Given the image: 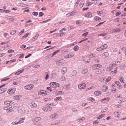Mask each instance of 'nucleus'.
Wrapping results in <instances>:
<instances>
[{"label":"nucleus","instance_id":"f257e3e1","mask_svg":"<svg viewBox=\"0 0 126 126\" xmlns=\"http://www.w3.org/2000/svg\"><path fill=\"white\" fill-rule=\"evenodd\" d=\"M120 62H115V63H111L107 67L106 70L108 71H110L113 69L115 67V70L114 71H112L111 73L112 74H113V73L115 74L117 72V65H120Z\"/></svg>","mask_w":126,"mask_h":126},{"label":"nucleus","instance_id":"f03ea898","mask_svg":"<svg viewBox=\"0 0 126 126\" xmlns=\"http://www.w3.org/2000/svg\"><path fill=\"white\" fill-rule=\"evenodd\" d=\"M52 109V108L48 104L45 105L42 108V110L43 111L47 112L50 111Z\"/></svg>","mask_w":126,"mask_h":126},{"label":"nucleus","instance_id":"7ed1b4c3","mask_svg":"<svg viewBox=\"0 0 126 126\" xmlns=\"http://www.w3.org/2000/svg\"><path fill=\"white\" fill-rule=\"evenodd\" d=\"M26 110V108L24 107H20L18 109V112L21 114L25 113Z\"/></svg>","mask_w":126,"mask_h":126},{"label":"nucleus","instance_id":"20e7f679","mask_svg":"<svg viewBox=\"0 0 126 126\" xmlns=\"http://www.w3.org/2000/svg\"><path fill=\"white\" fill-rule=\"evenodd\" d=\"M59 115L57 113H54L50 116V118L52 119L55 120L58 118Z\"/></svg>","mask_w":126,"mask_h":126},{"label":"nucleus","instance_id":"39448f33","mask_svg":"<svg viewBox=\"0 0 126 126\" xmlns=\"http://www.w3.org/2000/svg\"><path fill=\"white\" fill-rule=\"evenodd\" d=\"M86 87V84L84 83H81L78 85V89L82 90L85 88Z\"/></svg>","mask_w":126,"mask_h":126},{"label":"nucleus","instance_id":"423d86ee","mask_svg":"<svg viewBox=\"0 0 126 126\" xmlns=\"http://www.w3.org/2000/svg\"><path fill=\"white\" fill-rule=\"evenodd\" d=\"M50 85L51 86L53 87H58L60 86L59 83L54 82H51L50 83Z\"/></svg>","mask_w":126,"mask_h":126},{"label":"nucleus","instance_id":"0eeeda50","mask_svg":"<svg viewBox=\"0 0 126 126\" xmlns=\"http://www.w3.org/2000/svg\"><path fill=\"white\" fill-rule=\"evenodd\" d=\"M47 92L44 91L43 90H41L38 92V94L39 95L41 96H45L47 94L46 93Z\"/></svg>","mask_w":126,"mask_h":126},{"label":"nucleus","instance_id":"6e6552de","mask_svg":"<svg viewBox=\"0 0 126 126\" xmlns=\"http://www.w3.org/2000/svg\"><path fill=\"white\" fill-rule=\"evenodd\" d=\"M34 86L32 84L28 85L24 87V88L26 89L31 90L33 88Z\"/></svg>","mask_w":126,"mask_h":126},{"label":"nucleus","instance_id":"1a4fd4ad","mask_svg":"<svg viewBox=\"0 0 126 126\" xmlns=\"http://www.w3.org/2000/svg\"><path fill=\"white\" fill-rule=\"evenodd\" d=\"M65 62V61L64 60L61 59L58 61L56 63V64L58 65H61L64 63Z\"/></svg>","mask_w":126,"mask_h":126},{"label":"nucleus","instance_id":"9d476101","mask_svg":"<svg viewBox=\"0 0 126 126\" xmlns=\"http://www.w3.org/2000/svg\"><path fill=\"white\" fill-rule=\"evenodd\" d=\"M13 102L12 101H6L4 102V104L5 105H7V106L10 107V108L12 107V106L11 104H13Z\"/></svg>","mask_w":126,"mask_h":126},{"label":"nucleus","instance_id":"9b49d317","mask_svg":"<svg viewBox=\"0 0 126 126\" xmlns=\"http://www.w3.org/2000/svg\"><path fill=\"white\" fill-rule=\"evenodd\" d=\"M83 60L85 62L89 63L90 61V58L86 56H85L83 57Z\"/></svg>","mask_w":126,"mask_h":126},{"label":"nucleus","instance_id":"f8f14e48","mask_svg":"<svg viewBox=\"0 0 126 126\" xmlns=\"http://www.w3.org/2000/svg\"><path fill=\"white\" fill-rule=\"evenodd\" d=\"M101 66V65L100 64H95L93 65L92 68L93 69H96L99 68Z\"/></svg>","mask_w":126,"mask_h":126},{"label":"nucleus","instance_id":"ddd939ff","mask_svg":"<svg viewBox=\"0 0 126 126\" xmlns=\"http://www.w3.org/2000/svg\"><path fill=\"white\" fill-rule=\"evenodd\" d=\"M84 16L87 18H91L92 16V15L90 12L87 13L85 14Z\"/></svg>","mask_w":126,"mask_h":126},{"label":"nucleus","instance_id":"4468645a","mask_svg":"<svg viewBox=\"0 0 126 126\" xmlns=\"http://www.w3.org/2000/svg\"><path fill=\"white\" fill-rule=\"evenodd\" d=\"M110 98L109 97L105 98L101 100L100 101L102 103H106L110 100Z\"/></svg>","mask_w":126,"mask_h":126},{"label":"nucleus","instance_id":"2eb2a0df","mask_svg":"<svg viewBox=\"0 0 126 126\" xmlns=\"http://www.w3.org/2000/svg\"><path fill=\"white\" fill-rule=\"evenodd\" d=\"M16 89L15 88L13 89H9L8 91V93L10 94H12L15 93L16 91Z\"/></svg>","mask_w":126,"mask_h":126},{"label":"nucleus","instance_id":"dca6fc26","mask_svg":"<svg viewBox=\"0 0 126 126\" xmlns=\"http://www.w3.org/2000/svg\"><path fill=\"white\" fill-rule=\"evenodd\" d=\"M30 107L32 108H35L37 106V104L34 103L32 102L29 104Z\"/></svg>","mask_w":126,"mask_h":126},{"label":"nucleus","instance_id":"f3484780","mask_svg":"<svg viewBox=\"0 0 126 126\" xmlns=\"http://www.w3.org/2000/svg\"><path fill=\"white\" fill-rule=\"evenodd\" d=\"M57 76V74L56 72H53L51 74L50 78L51 79H55Z\"/></svg>","mask_w":126,"mask_h":126},{"label":"nucleus","instance_id":"a211bd4d","mask_svg":"<svg viewBox=\"0 0 126 126\" xmlns=\"http://www.w3.org/2000/svg\"><path fill=\"white\" fill-rule=\"evenodd\" d=\"M21 97V95H16L13 96V99L15 100H19Z\"/></svg>","mask_w":126,"mask_h":126},{"label":"nucleus","instance_id":"6ab92c4d","mask_svg":"<svg viewBox=\"0 0 126 126\" xmlns=\"http://www.w3.org/2000/svg\"><path fill=\"white\" fill-rule=\"evenodd\" d=\"M102 94V92L99 91H97L94 92V94L95 95L98 96L101 95Z\"/></svg>","mask_w":126,"mask_h":126},{"label":"nucleus","instance_id":"aec40b11","mask_svg":"<svg viewBox=\"0 0 126 126\" xmlns=\"http://www.w3.org/2000/svg\"><path fill=\"white\" fill-rule=\"evenodd\" d=\"M7 18L10 19V22H12L15 21L16 19L14 17L8 16L7 17Z\"/></svg>","mask_w":126,"mask_h":126},{"label":"nucleus","instance_id":"412c9836","mask_svg":"<svg viewBox=\"0 0 126 126\" xmlns=\"http://www.w3.org/2000/svg\"><path fill=\"white\" fill-rule=\"evenodd\" d=\"M108 88V87L107 86L104 85L102 87V90L103 91L105 92L107 91Z\"/></svg>","mask_w":126,"mask_h":126},{"label":"nucleus","instance_id":"4be33fe9","mask_svg":"<svg viewBox=\"0 0 126 126\" xmlns=\"http://www.w3.org/2000/svg\"><path fill=\"white\" fill-rule=\"evenodd\" d=\"M109 55V53L107 52L104 53L102 55V57L104 58H106Z\"/></svg>","mask_w":126,"mask_h":126},{"label":"nucleus","instance_id":"5701e85b","mask_svg":"<svg viewBox=\"0 0 126 126\" xmlns=\"http://www.w3.org/2000/svg\"><path fill=\"white\" fill-rule=\"evenodd\" d=\"M41 119V118L40 117H36L34 118L32 120V121L34 122H35L40 120Z\"/></svg>","mask_w":126,"mask_h":126},{"label":"nucleus","instance_id":"b1692460","mask_svg":"<svg viewBox=\"0 0 126 126\" xmlns=\"http://www.w3.org/2000/svg\"><path fill=\"white\" fill-rule=\"evenodd\" d=\"M62 99V98L61 96L55 98L54 99V100L55 101H60Z\"/></svg>","mask_w":126,"mask_h":126},{"label":"nucleus","instance_id":"393cba45","mask_svg":"<svg viewBox=\"0 0 126 126\" xmlns=\"http://www.w3.org/2000/svg\"><path fill=\"white\" fill-rule=\"evenodd\" d=\"M88 71V69L87 68L83 69L82 71V73L83 74H86Z\"/></svg>","mask_w":126,"mask_h":126},{"label":"nucleus","instance_id":"a878e982","mask_svg":"<svg viewBox=\"0 0 126 126\" xmlns=\"http://www.w3.org/2000/svg\"><path fill=\"white\" fill-rule=\"evenodd\" d=\"M24 69H22L20 71H19L17 72H16L15 73V75H18L22 73L24 71Z\"/></svg>","mask_w":126,"mask_h":126},{"label":"nucleus","instance_id":"bb28decb","mask_svg":"<svg viewBox=\"0 0 126 126\" xmlns=\"http://www.w3.org/2000/svg\"><path fill=\"white\" fill-rule=\"evenodd\" d=\"M97 14L100 16H103V12L102 11H97Z\"/></svg>","mask_w":126,"mask_h":126},{"label":"nucleus","instance_id":"cd10ccee","mask_svg":"<svg viewBox=\"0 0 126 126\" xmlns=\"http://www.w3.org/2000/svg\"><path fill=\"white\" fill-rule=\"evenodd\" d=\"M64 93L62 91H57L55 93V94L56 95H61L64 94Z\"/></svg>","mask_w":126,"mask_h":126},{"label":"nucleus","instance_id":"c85d7f7f","mask_svg":"<svg viewBox=\"0 0 126 126\" xmlns=\"http://www.w3.org/2000/svg\"><path fill=\"white\" fill-rule=\"evenodd\" d=\"M100 18L98 16H95L94 18V20L95 21H98L101 20Z\"/></svg>","mask_w":126,"mask_h":126},{"label":"nucleus","instance_id":"c756f323","mask_svg":"<svg viewBox=\"0 0 126 126\" xmlns=\"http://www.w3.org/2000/svg\"><path fill=\"white\" fill-rule=\"evenodd\" d=\"M77 74V72L76 71L74 70L71 73V75L72 76H76Z\"/></svg>","mask_w":126,"mask_h":126},{"label":"nucleus","instance_id":"7c9ffc66","mask_svg":"<svg viewBox=\"0 0 126 126\" xmlns=\"http://www.w3.org/2000/svg\"><path fill=\"white\" fill-rule=\"evenodd\" d=\"M25 120V118H21V119L17 122L18 124H20L21 123H23L24 121Z\"/></svg>","mask_w":126,"mask_h":126},{"label":"nucleus","instance_id":"2f4dec72","mask_svg":"<svg viewBox=\"0 0 126 126\" xmlns=\"http://www.w3.org/2000/svg\"><path fill=\"white\" fill-rule=\"evenodd\" d=\"M62 71L64 73H65L67 71V68L65 67H63L62 69Z\"/></svg>","mask_w":126,"mask_h":126},{"label":"nucleus","instance_id":"473e14b6","mask_svg":"<svg viewBox=\"0 0 126 126\" xmlns=\"http://www.w3.org/2000/svg\"><path fill=\"white\" fill-rule=\"evenodd\" d=\"M76 24L77 25H82L83 24V23L81 20H79L77 21Z\"/></svg>","mask_w":126,"mask_h":126},{"label":"nucleus","instance_id":"72a5a7b5","mask_svg":"<svg viewBox=\"0 0 126 126\" xmlns=\"http://www.w3.org/2000/svg\"><path fill=\"white\" fill-rule=\"evenodd\" d=\"M87 100L88 101H91L92 102H93L95 100V99H94V98L92 97H90L89 98H88L87 99Z\"/></svg>","mask_w":126,"mask_h":126},{"label":"nucleus","instance_id":"f704fd0d","mask_svg":"<svg viewBox=\"0 0 126 126\" xmlns=\"http://www.w3.org/2000/svg\"><path fill=\"white\" fill-rule=\"evenodd\" d=\"M105 114H102L100 115H99L98 117H97V119H99L103 117L105 115Z\"/></svg>","mask_w":126,"mask_h":126},{"label":"nucleus","instance_id":"c9c22d12","mask_svg":"<svg viewBox=\"0 0 126 126\" xmlns=\"http://www.w3.org/2000/svg\"><path fill=\"white\" fill-rule=\"evenodd\" d=\"M93 3V2H87L86 3V5L87 6H89V5H92Z\"/></svg>","mask_w":126,"mask_h":126},{"label":"nucleus","instance_id":"e433bc0d","mask_svg":"<svg viewBox=\"0 0 126 126\" xmlns=\"http://www.w3.org/2000/svg\"><path fill=\"white\" fill-rule=\"evenodd\" d=\"M6 91V89L5 88H2L0 89V94H1L3 93Z\"/></svg>","mask_w":126,"mask_h":126},{"label":"nucleus","instance_id":"4c0bfd02","mask_svg":"<svg viewBox=\"0 0 126 126\" xmlns=\"http://www.w3.org/2000/svg\"><path fill=\"white\" fill-rule=\"evenodd\" d=\"M38 36L39 35L38 34H36V35L33 37V40L34 41L36 40L38 37Z\"/></svg>","mask_w":126,"mask_h":126},{"label":"nucleus","instance_id":"58836bf2","mask_svg":"<svg viewBox=\"0 0 126 126\" xmlns=\"http://www.w3.org/2000/svg\"><path fill=\"white\" fill-rule=\"evenodd\" d=\"M12 107L10 108L9 107V109H8V110L7 111V112L8 113H10V112L12 111L13 109L11 108Z\"/></svg>","mask_w":126,"mask_h":126},{"label":"nucleus","instance_id":"ea45409f","mask_svg":"<svg viewBox=\"0 0 126 126\" xmlns=\"http://www.w3.org/2000/svg\"><path fill=\"white\" fill-rule=\"evenodd\" d=\"M101 47H102V48L103 50L104 49L106 48H107L108 46L106 44H105L103 45L102 46H101Z\"/></svg>","mask_w":126,"mask_h":126},{"label":"nucleus","instance_id":"a19ab883","mask_svg":"<svg viewBox=\"0 0 126 126\" xmlns=\"http://www.w3.org/2000/svg\"><path fill=\"white\" fill-rule=\"evenodd\" d=\"M79 49V47L77 45L75 46L73 48L74 50L75 51H76L78 50Z\"/></svg>","mask_w":126,"mask_h":126},{"label":"nucleus","instance_id":"79ce46f5","mask_svg":"<svg viewBox=\"0 0 126 126\" xmlns=\"http://www.w3.org/2000/svg\"><path fill=\"white\" fill-rule=\"evenodd\" d=\"M120 67L121 68L123 69L126 66V65L125 64H121V63L120 62Z\"/></svg>","mask_w":126,"mask_h":126},{"label":"nucleus","instance_id":"37998d69","mask_svg":"<svg viewBox=\"0 0 126 126\" xmlns=\"http://www.w3.org/2000/svg\"><path fill=\"white\" fill-rule=\"evenodd\" d=\"M60 51L59 50H58L54 52L53 54L52 57H53L57 53H58Z\"/></svg>","mask_w":126,"mask_h":126},{"label":"nucleus","instance_id":"c03bdc74","mask_svg":"<svg viewBox=\"0 0 126 126\" xmlns=\"http://www.w3.org/2000/svg\"><path fill=\"white\" fill-rule=\"evenodd\" d=\"M30 33H26L24 36L22 37L23 38H24L27 37L29 34Z\"/></svg>","mask_w":126,"mask_h":126},{"label":"nucleus","instance_id":"a18cd8bd","mask_svg":"<svg viewBox=\"0 0 126 126\" xmlns=\"http://www.w3.org/2000/svg\"><path fill=\"white\" fill-rule=\"evenodd\" d=\"M68 54L70 58L72 57H73L74 56V53L73 52H71L69 54Z\"/></svg>","mask_w":126,"mask_h":126},{"label":"nucleus","instance_id":"49530a36","mask_svg":"<svg viewBox=\"0 0 126 126\" xmlns=\"http://www.w3.org/2000/svg\"><path fill=\"white\" fill-rule=\"evenodd\" d=\"M16 32V30H15L12 31L10 33V34L11 35H13Z\"/></svg>","mask_w":126,"mask_h":126},{"label":"nucleus","instance_id":"de8ad7c7","mask_svg":"<svg viewBox=\"0 0 126 126\" xmlns=\"http://www.w3.org/2000/svg\"><path fill=\"white\" fill-rule=\"evenodd\" d=\"M3 11L4 13H8L10 12V11L8 10H3Z\"/></svg>","mask_w":126,"mask_h":126},{"label":"nucleus","instance_id":"09e8293b","mask_svg":"<svg viewBox=\"0 0 126 126\" xmlns=\"http://www.w3.org/2000/svg\"><path fill=\"white\" fill-rule=\"evenodd\" d=\"M103 50V49L102 48V47H101V46L99 47H98L96 49V50L97 51H100Z\"/></svg>","mask_w":126,"mask_h":126},{"label":"nucleus","instance_id":"8fccbe9b","mask_svg":"<svg viewBox=\"0 0 126 126\" xmlns=\"http://www.w3.org/2000/svg\"><path fill=\"white\" fill-rule=\"evenodd\" d=\"M124 78L123 77H121L120 79V81L123 83H124Z\"/></svg>","mask_w":126,"mask_h":126},{"label":"nucleus","instance_id":"3c124183","mask_svg":"<svg viewBox=\"0 0 126 126\" xmlns=\"http://www.w3.org/2000/svg\"><path fill=\"white\" fill-rule=\"evenodd\" d=\"M38 14V13L36 12H34L32 13V14L35 16H37Z\"/></svg>","mask_w":126,"mask_h":126},{"label":"nucleus","instance_id":"603ef678","mask_svg":"<svg viewBox=\"0 0 126 126\" xmlns=\"http://www.w3.org/2000/svg\"><path fill=\"white\" fill-rule=\"evenodd\" d=\"M114 114L115 115L116 114L117 115L116 116L115 115V117H118L119 116V114L118 112H116L114 113Z\"/></svg>","mask_w":126,"mask_h":126},{"label":"nucleus","instance_id":"864d4df0","mask_svg":"<svg viewBox=\"0 0 126 126\" xmlns=\"http://www.w3.org/2000/svg\"><path fill=\"white\" fill-rule=\"evenodd\" d=\"M44 15V13L42 12H40L39 14V17H41Z\"/></svg>","mask_w":126,"mask_h":126},{"label":"nucleus","instance_id":"5fc2aeb1","mask_svg":"<svg viewBox=\"0 0 126 126\" xmlns=\"http://www.w3.org/2000/svg\"><path fill=\"white\" fill-rule=\"evenodd\" d=\"M101 73V71L100 70L98 71H96L95 72V73L96 74H100Z\"/></svg>","mask_w":126,"mask_h":126},{"label":"nucleus","instance_id":"6e6d98bb","mask_svg":"<svg viewBox=\"0 0 126 126\" xmlns=\"http://www.w3.org/2000/svg\"><path fill=\"white\" fill-rule=\"evenodd\" d=\"M111 79V78L110 77H109L107 78L106 79L107 82H108Z\"/></svg>","mask_w":126,"mask_h":126},{"label":"nucleus","instance_id":"4d7b16f0","mask_svg":"<svg viewBox=\"0 0 126 126\" xmlns=\"http://www.w3.org/2000/svg\"><path fill=\"white\" fill-rule=\"evenodd\" d=\"M14 51L12 49H9L8 51V52L9 53H12L13 52H14Z\"/></svg>","mask_w":126,"mask_h":126},{"label":"nucleus","instance_id":"13d9d810","mask_svg":"<svg viewBox=\"0 0 126 126\" xmlns=\"http://www.w3.org/2000/svg\"><path fill=\"white\" fill-rule=\"evenodd\" d=\"M115 83L117 86H119V84L120 83V82L118 81H117L115 82Z\"/></svg>","mask_w":126,"mask_h":126},{"label":"nucleus","instance_id":"bf43d9fd","mask_svg":"<svg viewBox=\"0 0 126 126\" xmlns=\"http://www.w3.org/2000/svg\"><path fill=\"white\" fill-rule=\"evenodd\" d=\"M121 14V12H119L117 13L116 14V16H118L120 15Z\"/></svg>","mask_w":126,"mask_h":126},{"label":"nucleus","instance_id":"052dcab7","mask_svg":"<svg viewBox=\"0 0 126 126\" xmlns=\"http://www.w3.org/2000/svg\"><path fill=\"white\" fill-rule=\"evenodd\" d=\"M88 34V32H86V33H83L82 35L83 36L85 37Z\"/></svg>","mask_w":126,"mask_h":126},{"label":"nucleus","instance_id":"680f3d73","mask_svg":"<svg viewBox=\"0 0 126 126\" xmlns=\"http://www.w3.org/2000/svg\"><path fill=\"white\" fill-rule=\"evenodd\" d=\"M26 47V46L25 45H22L20 47V48H25Z\"/></svg>","mask_w":126,"mask_h":126},{"label":"nucleus","instance_id":"e2e57ef3","mask_svg":"<svg viewBox=\"0 0 126 126\" xmlns=\"http://www.w3.org/2000/svg\"><path fill=\"white\" fill-rule=\"evenodd\" d=\"M11 124L12 125L18 124V123H17V122H16V121L15 122H12L11 123Z\"/></svg>","mask_w":126,"mask_h":126},{"label":"nucleus","instance_id":"0e129e2a","mask_svg":"<svg viewBox=\"0 0 126 126\" xmlns=\"http://www.w3.org/2000/svg\"><path fill=\"white\" fill-rule=\"evenodd\" d=\"M16 59H15L13 60H12L10 61L9 62L10 63H12V62H16Z\"/></svg>","mask_w":126,"mask_h":126},{"label":"nucleus","instance_id":"69168bd1","mask_svg":"<svg viewBox=\"0 0 126 126\" xmlns=\"http://www.w3.org/2000/svg\"><path fill=\"white\" fill-rule=\"evenodd\" d=\"M66 30V28H63L62 29L60 30L59 32H61L63 31H65Z\"/></svg>","mask_w":126,"mask_h":126},{"label":"nucleus","instance_id":"338daca9","mask_svg":"<svg viewBox=\"0 0 126 126\" xmlns=\"http://www.w3.org/2000/svg\"><path fill=\"white\" fill-rule=\"evenodd\" d=\"M116 32H117L120 31H121V29L120 28H117L115 29Z\"/></svg>","mask_w":126,"mask_h":126},{"label":"nucleus","instance_id":"774afa93","mask_svg":"<svg viewBox=\"0 0 126 126\" xmlns=\"http://www.w3.org/2000/svg\"><path fill=\"white\" fill-rule=\"evenodd\" d=\"M44 100L45 101H49L50 100V98H46Z\"/></svg>","mask_w":126,"mask_h":126}]
</instances>
